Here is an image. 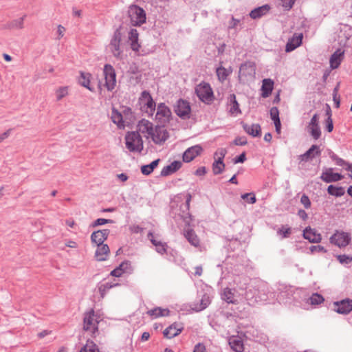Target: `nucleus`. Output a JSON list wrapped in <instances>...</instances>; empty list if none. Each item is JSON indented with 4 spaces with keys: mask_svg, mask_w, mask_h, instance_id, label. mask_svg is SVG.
Listing matches in <instances>:
<instances>
[{
    "mask_svg": "<svg viewBox=\"0 0 352 352\" xmlns=\"http://www.w3.org/2000/svg\"><path fill=\"white\" fill-rule=\"evenodd\" d=\"M138 102L140 109L143 113L149 117L154 115L156 109V104L148 91H142L139 98Z\"/></svg>",
    "mask_w": 352,
    "mask_h": 352,
    "instance_id": "1",
    "label": "nucleus"
},
{
    "mask_svg": "<svg viewBox=\"0 0 352 352\" xmlns=\"http://www.w3.org/2000/svg\"><path fill=\"white\" fill-rule=\"evenodd\" d=\"M130 23L133 26H140L146 23V12L143 8L136 5H131L128 8Z\"/></svg>",
    "mask_w": 352,
    "mask_h": 352,
    "instance_id": "2",
    "label": "nucleus"
},
{
    "mask_svg": "<svg viewBox=\"0 0 352 352\" xmlns=\"http://www.w3.org/2000/svg\"><path fill=\"white\" fill-rule=\"evenodd\" d=\"M126 148L131 152H141L143 150V141L138 132L131 131L125 136Z\"/></svg>",
    "mask_w": 352,
    "mask_h": 352,
    "instance_id": "3",
    "label": "nucleus"
},
{
    "mask_svg": "<svg viewBox=\"0 0 352 352\" xmlns=\"http://www.w3.org/2000/svg\"><path fill=\"white\" fill-rule=\"evenodd\" d=\"M195 93L199 99L205 104H210L214 100L213 91L209 83L202 82L197 85Z\"/></svg>",
    "mask_w": 352,
    "mask_h": 352,
    "instance_id": "4",
    "label": "nucleus"
},
{
    "mask_svg": "<svg viewBox=\"0 0 352 352\" xmlns=\"http://www.w3.org/2000/svg\"><path fill=\"white\" fill-rule=\"evenodd\" d=\"M121 42V32L119 29H116L108 45V49L113 56L118 59H122V58L123 49Z\"/></svg>",
    "mask_w": 352,
    "mask_h": 352,
    "instance_id": "5",
    "label": "nucleus"
},
{
    "mask_svg": "<svg viewBox=\"0 0 352 352\" xmlns=\"http://www.w3.org/2000/svg\"><path fill=\"white\" fill-rule=\"evenodd\" d=\"M331 243L338 246L340 248H345L351 241L350 233L344 231L336 230L330 237Z\"/></svg>",
    "mask_w": 352,
    "mask_h": 352,
    "instance_id": "6",
    "label": "nucleus"
},
{
    "mask_svg": "<svg viewBox=\"0 0 352 352\" xmlns=\"http://www.w3.org/2000/svg\"><path fill=\"white\" fill-rule=\"evenodd\" d=\"M98 317L94 314V311H91L85 315L83 329L85 331H89L93 336H95L98 331Z\"/></svg>",
    "mask_w": 352,
    "mask_h": 352,
    "instance_id": "7",
    "label": "nucleus"
},
{
    "mask_svg": "<svg viewBox=\"0 0 352 352\" xmlns=\"http://www.w3.org/2000/svg\"><path fill=\"white\" fill-rule=\"evenodd\" d=\"M256 74L255 65L251 62L243 63L239 68V78L240 80L245 81L252 79Z\"/></svg>",
    "mask_w": 352,
    "mask_h": 352,
    "instance_id": "8",
    "label": "nucleus"
},
{
    "mask_svg": "<svg viewBox=\"0 0 352 352\" xmlns=\"http://www.w3.org/2000/svg\"><path fill=\"white\" fill-rule=\"evenodd\" d=\"M174 111L179 118L186 120L190 118L191 108L188 101L179 99L174 107Z\"/></svg>",
    "mask_w": 352,
    "mask_h": 352,
    "instance_id": "9",
    "label": "nucleus"
},
{
    "mask_svg": "<svg viewBox=\"0 0 352 352\" xmlns=\"http://www.w3.org/2000/svg\"><path fill=\"white\" fill-rule=\"evenodd\" d=\"M103 74L105 79V86L109 91L114 89L116 83V76L114 68L109 64L104 67Z\"/></svg>",
    "mask_w": 352,
    "mask_h": 352,
    "instance_id": "10",
    "label": "nucleus"
},
{
    "mask_svg": "<svg viewBox=\"0 0 352 352\" xmlns=\"http://www.w3.org/2000/svg\"><path fill=\"white\" fill-rule=\"evenodd\" d=\"M333 310L340 314H349L352 311V300L346 298L333 302Z\"/></svg>",
    "mask_w": 352,
    "mask_h": 352,
    "instance_id": "11",
    "label": "nucleus"
},
{
    "mask_svg": "<svg viewBox=\"0 0 352 352\" xmlns=\"http://www.w3.org/2000/svg\"><path fill=\"white\" fill-rule=\"evenodd\" d=\"M171 115L170 109L164 103L162 102L157 105L155 118L160 122H168Z\"/></svg>",
    "mask_w": 352,
    "mask_h": 352,
    "instance_id": "12",
    "label": "nucleus"
},
{
    "mask_svg": "<svg viewBox=\"0 0 352 352\" xmlns=\"http://www.w3.org/2000/svg\"><path fill=\"white\" fill-rule=\"evenodd\" d=\"M150 137L155 144H161L167 140L168 134L164 126H156Z\"/></svg>",
    "mask_w": 352,
    "mask_h": 352,
    "instance_id": "13",
    "label": "nucleus"
},
{
    "mask_svg": "<svg viewBox=\"0 0 352 352\" xmlns=\"http://www.w3.org/2000/svg\"><path fill=\"white\" fill-rule=\"evenodd\" d=\"M202 151V147L199 144L192 146L187 148L183 154V161L185 162H191L197 156L200 155Z\"/></svg>",
    "mask_w": 352,
    "mask_h": 352,
    "instance_id": "14",
    "label": "nucleus"
},
{
    "mask_svg": "<svg viewBox=\"0 0 352 352\" xmlns=\"http://www.w3.org/2000/svg\"><path fill=\"white\" fill-rule=\"evenodd\" d=\"M332 168H326L322 173L320 179L326 183L336 182L344 177L340 173H333Z\"/></svg>",
    "mask_w": 352,
    "mask_h": 352,
    "instance_id": "15",
    "label": "nucleus"
},
{
    "mask_svg": "<svg viewBox=\"0 0 352 352\" xmlns=\"http://www.w3.org/2000/svg\"><path fill=\"white\" fill-rule=\"evenodd\" d=\"M138 133H142L146 137L148 138L153 131V124L147 120L142 119L141 120L137 126Z\"/></svg>",
    "mask_w": 352,
    "mask_h": 352,
    "instance_id": "16",
    "label": "nucleus"
},
{
    "mask_svg": "<svg viewBox=\"0 0 352 352\" xmlns=\"http://www.w3.org/2000/svg\"><path fill=\"white\" fill-rule=\"evenodd\" d=\"M339 38L340 45H342L344 47H351L352 46V29L346 27L345 30H342Z\"/></svg>",
    "mask_w": 352,
    "mask_h": 352,
    "instance_id": "17",
    "label": "nucleus"
},
{
    "mask_svg": "<svg viewBox=\"0 0 352 352\" xmlns=\"http://www.w3.org/2000/svg\"><path fill=\"white\" fill-rule=\"evenodd\" d=\"M109 234V230L107 229L94 232L91 235V242L95 243L96 245H102L104 244V241L107 239Z\"/></svg>",
    "mask_w": 352,
    "mask_h": 352,
    "instance_id": "18",
    "label": "nucleus"
},
{
    "mask_svg": "<svg viewBox=\"0 0 352 352\" xmlns=\"http://www.w3.org/2000/svg\"><path fill=\"white\" fill-rule=\"evenodd\" d=\"M148 239L151 241L152 244L155 246V250L161 254H164L166 252L167 245L166 243H163L161 240L158 239L157 236H155L151 232H149Z\"/></svg>",
    "mask_w": 352,
    "mask_h": 352,
    "instance_id": "19",
    "label": "nucleus"
},
{
    "mask_svg": "<svg viewBox=\"0 0 352 352\" xmlns=\"http://www.w3.org/2000/svg\"><path fill=\"white\" fill-rule=\"evenodd\" d=\"M344 56V51L338 49L330 57L329 63L331 69H337Z\"/></svg>",
    "mask_w": 352,
    "mask_h": 352,
    "instance_id": "20",
    "label": "nucleus"
},
{
    "mask_svg": "<svg viewBox=\"0 0 352 352\" xmlns=\"http://www.w3.org/2000/svg\"><path fill=\"white\" fill-rule=\"evenodd\" d=\"M183 329L180 324L173 323L164 331V336L167 338H173L179 335Z\"/></svg>",
    "mask_w": 352,
    "mask_h": 352,
    "instance_id": "21",
    "label": "nucleus"
},
{
    "mask_svg": "<svg viewBox=\"0 0 352 352\" xmlns=\"http://www.w3.org/2000/svg\"><path fill=\"white\" fill-rule=\"evenodd\" d=\"M302 34H294L292 38L289 39L287 43L286 44L285 51L287 52H290L300 46L302 43Z\"/></svg>",
    "mask_w": 352,
    "mask_h": 352,
    "instance_id": "22",
    "label": "nucleus"
},
{
    "mask_svg": "<svg viewBox=\"0 0 352 352\" xmlns=\"http://www.w3.org/2000/svg\"><path fill=\"white\" fill-rule=\"evenodd\" d=\"M109 248L107 244L97 245L95 257L98 261H104L107 259L109 254Z\"/></svg>",
    "mask_w": 352,
    "mask_h": 352,
    "instance_id": "23",
    "label": "nucleus"
},
{
    "mask_svg": "<svg viewBox=\"0 0 352 352\" xmlns=\"http://www.w3.org/2000/svg\"><path fill=\"white\" fill-rule=\"evenodd\" d=\"M303 236L311 243H319L322 240L320 234L311 228H307L303 232Z\"/></svg>",
    "mask_w": 352,
    "mask_h": 352,
    "instance_id": "24",
    "label": "nucleus"
},
{
    "mask_svg": "<svg viewBox=\"0 0 352 352\" xmlns=\"http://www.w3.org/2000/svg\"><path fill=\"white\" fill-rule=\"evenodd\" d=\"M139 34L136 29L132 28L129 32V41H130L131 47L133 51L138 52L140 47L138 43Z\"/></svg>",
    "mask_w": 352,
    "mask_h": 352,
    "instance_id": "25",
    "label": "nucleus"
},
{
    "mask_svg": "<svg viewBox=\"0 0 352 352\" xmlns=\"http://www.w3.org/2000/svg\"><path fill=\"white\" fill-rule=\"evenodd\" d=\"M182 163L181 162L174 161L170 164L164 166L162 168L160 175L163 177L170 175L179 170L182 167Z\"/></svg>",
    "mask_w": 352,
    "mask_h": 352,
    "instance_id": "26",
    "label": "nucleus"
},
{
    "mask_svg": "<svg viewBox=\"0 0 352 352\" xmlns=\"http://www.w3.org/2000/svg\"><path fill=\"white\" fill-rule=\"evenodd\" d=\"M274 87V82L270 78L263 80L261 87V96L263 98H267L272 93Z\"/></svg>",
    "mask_w": 352,
    "mask_h": 352,
    "instance_id": "27",
    "label": "nucleus"
},
{
    "mask_svg": "<svg viewBox=\"0 0 352 352\" xmlns=\"http://www.w3.org/2000/svg\"><path fill=\"white\" fill-rule=\"evenodd\" d=\"M244 131L252 137H258L261 135V126L258 124H243Z\"/></svg>",
    "mask_w": 352,
    "mask_h": 352,
    "instance_id": "28",
    "label": "nucleus"
},
{
    "mask_svg": "<svg viewBox=\"0 0 352 352\" xmlns=\"http://www.w3.org/2000/svg\"><path fill=\"white\" fill-rule=\"evenodd\" d=\"M210 303L209 296L204 295L199 301V303H193L190 307L192 310L198 312L206 309Z\"/></svg>",
    "mask_w": 352,
    "mask_h": 352,
    "instance_id": "29",
    "label": "nucleus"
},
{
    "mask_svg": "<svg viewBox=\"0 0 352 352\" xmlns=\"http://www.w3.org/2000/svg\"><path fill=\"white\" fill-rule=\"evenodd\" d=\"M229 344L235 352H243V344L239 337L232 336L229 338Z\"/></svg>",
    "mask_w": 352,
    "mask_h": 352,
    "instance_id": "30",
    "label": "nucleus"
},
{
    "mask_svg": "<svg viewBox=\"0 0 352 352\" xmlns=\"http://www.w3.org/2000/svg\"><path fill=\"white\" fill-rule=\"evenodd\" d=\"M184 236L188 240V241L194 247L199 246V239L197 235L195 234L194 230L192 229H188L184 231Z\"/></svg>",
    "mask_w": 352,
    "mask_h": 352,
    "instance_id": "31",
    "label": "nucleus"
},
{
    "mask_svg": "<svg viewBox=\"0 0 352 352\" xmlns=\"http://www.w3.org/2000/svg\"><path fill=\"white\" fill-rule=\"evenodd\" d=\"M269 10L270 6L268 5H264L252 10L250 13V16L254 19H258L266 14Z\"/></svg>",
    "mask_w": 352,
    "mask_h": 352,
    "instance_id": "32",
    "label": "nucleus"
},
{
    "mask_svg": "<svg viewBox=\"0 0 352 352\" xmlns=\"http://www.w3.org/2000/svg\"><path fill=\"white\" fill-rule=\"evenodd\" d=\"M169 312L170 311L168 309H163L157 307L148 310L146 314L152 318H157L161 316H166L169 314Z\"/></svg>",
    "mask_w": 352,
    "mask_h": 352,
    "instance_id": "33",
    "label": "nucleus"
},
{
    "mask_svg": "<svg viewBox=\"0 0 352 352\" xmlns=\"http://www.w3.org/2000/svg\"><path fill=\"white\" fill-rule=\"evenodd\" d=\"M232 68L230 67L229 68H225L223 66H219L216 69V73L218 77V79L221 82H223L227 77L232 73Z\"/></svg>",
    "mask_w": 352,
    "mask_h": 352,
    "instance_id": "34",
    "label": "nucleus"
},
{
    "mask_svg": "<svg viewBox=\"0 0 352 352\" xmlns=\"http://www.w3.org/2000/svg\"><path fill=\"white\" fill-rule=\"evenodd\" d=\"M230 113L234 116H236V115L241 113V110L239 109V104L236 100V96L234 94L230 95Z\"/></svg>",
    "mask_w": 352,
    "mask_h": 352,
    "instance_id": "35",
    "label": "nucleus"
},
{
    "mask_svg": "<svg viewBox=\"0 0 352 352\" xmlns=\"http://www.w3.org/2000/svg\"><path fill=\"white\" fill-rule=\"evenodd\" d=\"M160 160L157 159L153 161L151 164L144 165L141 167V172L143 175H150L153 170L157 166Z\"/></svg>",
    "mask_w": 352,
    "mask_h": 352,
    "instance_id": "36",
    "label": "nucleus"
},
{
    "mask_svg": "<svg viewBox=\"0 0 352 352\" xmlns=\"http://www.w3.org/2000/svg\"><path fill=\"white\" fill-rule=\"evenodd\" d=\"M327 191L329 195L336 197H341L345 192L344 188L343 187H337L333 185L328 186Z\"/></svg>",
    "mask_w": 352,
    "mask_h": 352,
    "instance_id": "37",
    "label": "nucleus"
},
{
    "mask_svg": "<svg viewBox=\"0 0 352 352\" xmlns=\"http://www.w3.org/2000/svg\"><path fill=\"white\" fill-rule=\"evenodd\" d=\"M308 131L314 139L318 140L321 135V131L319 124H308Z\"/></svg>",
    "mask_w": 352,
    "mask_h": 352,
    "instance_id": "38",
    "label": "nucleus"
},
{
    "mask_svg": "<svg viewBox=\"0 0 352 352\" xmlns=\"http://www.w3.org/2000/svg\"><path fill=\"white\" fill-rule=\"evenodd\" d=\"M222 299L228 303H235L234 300V293L232 290L228 287L223 289L222 293Z\"/></svg>",
    "mask_w": 352,
    "mask_h": 352,
    "instance_id": "39",
    "label": "nucleus"
},
{
    "mask_svg": "<svg viewBox=\"0 0 352 352\" xmlns=\"http://www.w3.org/2000/svg\"><path fill=\"white\" fill-rule=\"evenodd\" d=\"M111 120L113 123L118 125V127L124 126L122 114L114 109L112 111Z\"/></svg>",
    "mask_w": 352,
    "mask_h": 352,
    "instance_id": "40",
    "label": "nucleus"
},
{
    "mask_svg": "<svg viewBox=\"0 0 352 352\" xmlns=\"http://www.w3.org/2000/svg\"><path fill=\"white\" fill-rule=\"evenodd\" d=\"M90 76H91V74L89 73L81 72L80 78L79 79V82L82 86L92 91V89L89 87Z\"/></svg>",
    "mask_w": 352,
    "mask_h": 352,
    "instance_id": "41",
    "label": "nucleus"
},
{
    "mask_svg": "<svg viewBox=\"0 0 352 352\" xmlns=\"http://www.w3.org/2000/svg\"><path fill=\"white\" fill-rule=\"evenodd\" d=\"M224 168L225 164L221 160H215L212 164V171L214 175L221 174L223 171Z\"/></svg>",
    "mask_w": 352,
    "mask_h": 352,
    "instance_id": "42",
    "label": "nucleus"
},
{
    "mask_svg": "<svg viewBox=\"0 0 352 352\" xmlns=\"http://www.w3.org/2000/svg\"><path fill=\"white\" fill-rule=\"evenodd\" d=\"M324 300L323 296L318 293L313 294L308 299V302L312 305H318Z\"/></svg>",
    "mask_w": 352,
    "mask_h": 352,
    "instance_id": "43",
    "label": "nucleus"
},
{
    "mask_svg": "<svg viewBox=\"0 0 352 352\" xmlns=\"http://www.w3.org/2000/svg\"><path fill=\"white\" fill-rule=\"evenodd\" d=\"M80 352H99V351L94 342L88 340L86 345L81 349Z\"/></svg>",
    "mask_w": 352,
    "mask_h": 352,
    "instance_id": "44",
    "label": "nucleus"
},
{
    "mask_svg": "<svg viewBox=\"0 0 352 352\" xmlns=\"http://www.w3.org/2000/svg\"><path fill=\"white\" fill-rule=\"evenodd\" d=\"M25 17V16H23L21 18L13 20L9 23L8 27L12 29H22L23 28V21Z\"/></svg>",
    "mask_w": 352,
    "mask_h": 352,
    "instance_id": "45",
    "label": "nucleus"
},
{
    "mask_svg": "<svg viewBox=\"0 0 352 352\" xmlns=\"http://www.w3.org/2000/svg\"><path fill=\"white\" fill-rule=\"evenodd\" d=\"M305 153L306 155L309 156V158L312 159L315 155H319L320 154V150L318 146L312 145L311 148Z\"/></svg>",
    "mask_w": 352,
    "mask_h": 352,
    "instance_id": "46",
    "label": "nucleus"
},
{
    "mask_svg": "<svg viewBox=\"0 0 352 352\" xmlns=\"http://www.w3.org/2000/svg\"><path fill=\"white\" fill-rule=\"evenodd\" d=\"M292 233V230L289 227L283 226L281 228H280L278 231L277 234L278 235H281L283 238H287Z\"/></svg>",
    "mask_w": 352,
    "mask_h": 352,
    "instance_id": "47",
    "label": "nucleus"
},
{
    "mask_svg": "<svg viewBox=\"0 0 352 352\" xmlns=\"http://www.w3.org/2000/svg\"><path fill=\"white\" fill-rule=\"evenodd\" d=\"M68 94L67 87H59L56 91V96L57 100H60L62 98L65 97Z\"/></svg>",
    "mask_w": 352,
    "mask_h": 352,
    "instance_id": "48",
    "label": "nucleus"
},
{
    "mask_svg": "<svg viewBox=\"0 0 352 352\" xmlns=\"http://www.w3.org/2000/svg\"><path fill=\"white\" fill-rule=\"evenodd\" d=\"M270 117L274 122H279V111L277 107H272L270 109Z\"/></svg>",
    "mask_w": 352,
    "mask_h": 352,
    "instance_id": "49",
    "label": "nucleus"
},
{
    "mask_svg": "<svg viewBox=\"0 0 352 352\" xmlns=\"http://www.w3.org/2000/svg\"><path fill=\"white\" fill-rule=\"evenodd\" d=\"M119 266L120 267V269L123 273H130L133 270L131 263L127 261L122 262V263L120 264Z\"/></svg>",
    "mask_w": 352,
    "mask_h": 352,
    "instance_id": "50",
    "label": "nucleus"
},
{
    "mask_svg": "<svg viewBox=\"0 0 352 352\" xmlns=\"http://www.w3.org/2000/svg\"><path fill=\"white\" fill-rule=\"evenodd\" d=\"M336 258L341 264H349L352 261V256L345 254L337 255Z\"/></svg>",
    "mask_w": 352,
    "mask_h": 352,
    "instance_id": "51",
    "label": "nucleus"
},
{
    "mask_svg": "<svg viewBox=\"0 0 352 352\" xmlns=\"http://www.w3.org/2000/svg\"><path fill=\"white\" fill-rule=\"evenodd\" d=\"M330 157L336 162V164L338 165V166H346V167H347V164H350L348 162H346L344 160H342V158L338 157L335 153H332L331 155H330Z\"/></svg>",
    "mask_w": 352,
    "mask_h": 352,
    "instance_id": "52",
    "label": "nucleus"
},
{
    "mask_svg": "<svg viewBox=\"0 0 352 352\" xmlns=\"http://www.w3.org/2000/svg\"><path fill=\"white\" fill-rule=\"evenodd\" d=\"M241 198L246 200L249 204H254L256 201V197L253 193H245L241 195Z\"/></svg>",
    "mask_w": 352,
    "mask_h": 352,
    "instance_id": "53",
    "label": "nucleus"
},
{
    "mask_svg": "<svg viewBox=\"0 0 352 352\" xmlns=\"http://www.w3.org/2000/svg\"><path fill=\"white\" fill-rule=\"evenodd\" d=\"M227 151L225 148H219L214 153L215 160H221V162H223V158L226 154Z\"/></svg>",
    "mask_w": 352,
    "mask_h": 352,
    "instance_id": "54",
    "label": "nucleus"
},
{
    "mask_svg": "<svg viewBox=\"0 0 352 352\" xmlns=\"http://www.w3.org/2000/svg\"><path fill=\"white\" fill-rule=\"evenodd\" d=\"M117 285V284H115V285H112L109 283H106L100 286L99 287V290L101 293V295L102 296H103L104 294L109 289H110L111 288H112L113 287Z\"/></svg>",
    "mask_w": 352,
    "mask_h": 352,
    "instance_id": "55",
    "label": "nucleus"
},
{
    "mask_svg": "<svg viewBox=\"0 0 352 352\" xmlns=\"http://www.w3.org/2000/svg\"><path fill=\"white\" fill-rule=\"evenodd\" d=\"M107 223H113V221L111 219H106L100 218V219H96L93 223L92 226L96 227V226H102V225H104Z\"/></svg>",
    "mask_w": 352,
    "mask_h": 352,
    "instance_id": "56",
    "label": "nucleus"
},
{
    "mask_svg": "<svg viewBox=\"0 0 352 352\" xmlns=\"http://www.w3.org/2000/svg\"><path fill=\"white\" fill-rule=\"evenodd\" d=\"M296 0H280V3L286 10H289L293 6Z\"/></svg>",
    "mask_w": 352,
    "mask_h": 352,
    "instance_id": "57",
    "label": "nucleus"
},
{
    "mask_svg": "<svg viewBox=\"0 0 352 352\" xmlns=\"http://www.w3.org/2000/svg\"><path fill=\"white\" fill-rule=\"evenodd\" d=\"M301 204L305 206V208H309L311 206V201L309 198L306 195H303L300 198Z\"/></svg>",
    "mask_w": 352,
    "mask_h": 352,
    "instance_id": "58",
    "label": "nucleus"
},
{
    "mask_svg": "<svg viewBox=\"0 0 352 352\" xmlns=\"http://www.w3.org/2000/svg\"><path fill=\"white\" fill-rule=\"evenodd\" d=\"M248 143L245 137H238L234 140V144L237 146H243Z\"/></svg>",
    "mask_w": 352,
    "mask_h": 352,
    "instance_id": "59",
    "label": "nucleus"
},
{
    "mask_svg": "<svg viewBox=\"0 0 352 352\" xmlns=\"http://www.w3.org/2000/svg\"><path fill=\"white\" fill-rule=\"evenodd\" d=\"M326 129L328 132H331L333 129V124L331 118H327L325 121Z\"/></svg>",
    "mask_w": 352,
    "mask_h": 352,
    "instance_id": "60",
    "label": "nucleus"
},
{
    "mask_svg": "<svg viewBox=\"0 0 352 352\" xmlns=\"http://www.w3.org/2000/svg\"><path fill=\"white\" fill-rule=\"evenodd\" d=\"M246 160L245 153H243L239 156L233 159L234 164L243 163Z\"/></svg>",
    "mask_w": 352,
    "mask_h": 352,
    "instance_id": "61",
    "label": "nucleus"
},
{
    "mask_svg": "<svg viewBox=\"0 0 352 352\" xmlns=\"http://www.w3.org/2000/svg\"><path fill=\"white\" fill-rule=\"evenodd\" d=\"M65 32V28L63 25H58L57 27V34H58L57 38L58 40L63 37Z\"/></svg>",
    "mask_w": 352,
    "mask_h": 352,
    "instance_id": "62",
    "label": "nucleus"
},
{
    "mask_svg": "<svg viewBox=\"0 0 352 352\" xmlns=\"http://www.w3.org/2000/svg\"><path fill=\"white\" fill-rule=\"evenodd\" d=\"M310 251L311 253H314V252H326V250H324V248L323 246H321V245H312L309 248Z\"/></svg>",
    "mask_w": 352,
    "mask_h": 352,
    "instance_id": "63",
    "label": "nucleus"
},
{
    "mask_svg": "<svg viewBox=\"0 0 352 352\" xmlns=\"http://www.w3.org/2000/svg\"><path fill=\"white\" fill-rule=\"evenodd\" d=\"M205 346L201 343L195 345L193 352H205Z\"/></svg>",
    "mask_w": 352,
    "mask_h": 352,
    "instance_id": "64",
    "label": "nucleus"
}]
</instances>
